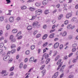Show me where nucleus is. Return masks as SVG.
Wrapping results in <instances>:
<instances>
[{
  "label": "nucleus",
  "mask_w": 78,
  "mask_h": 78,
  "mask_svg": "<svg viewBox=\"0 0 78 78\" xmlns=\"http://www.w3.org/2000/svg\"><path fill=\"white\" fill-rule=\"evenodd\" d=\"M37 33V30H35L34 31V35H35L36 33Z\"/></svg>",
  "instance_id": "51"
},
{
  "label": "nucleus",
  "mask_w": 78,
  "mask_h": 78,
  "mask_svg": "<svg viewBox=\"0 0 78 78\" xmlns=\"http://www.w3.org/2000/svg\"><path fill=\"white\" fill-rule=\"evenodd\" d=\"M72 16V14L71 13H69L66 14V18L67 19H69V17H71Z\"/></svg>",
  "instance_id": "5"
},
{
  "label": "nucleus",
  "mask_w": 78,
  "mask_h": 78,
  "mask_svg": "<svg viewBox=\"0 0 78 78\" xmlns=\"http://www.w3.org/2000/svg\"><path fill=\"white\" fill-rule=\"evenodd\" d=\"M4 39V37H1L0 38V40L2 41V40H3Z\"/></svg>",
  "instance_id": "64"
},
{
  "label": "nucleus",
  "mask_w": 78,
  "mask_h": 78,
  "mask_svg": "<svg viewBox=\"0 0 78 78\" xmlns=\"http://www.w3.org/2000/svg\"><path fill=\"white\" fill-rule=\"evenodd\" d=\"M59 44L58 43H56L55 44L54 46V48H58V47H59Z\"/></svg>",
  "instance_id": "7"
},
{
  "label": "nucleus",
  "mask_w": 78,
  "mask_h": 78,
  "mask_svg": "<svg viewBox=\"0 0 78 78\" xmlns=\"http://www.w3.org/2000/svg\"><path fill=\"white\" fill-rule=\"evenodd\" d=\"M0 20L1 21H2L4 20V17L1 16L0 17Z\"/></svg>",
  "instance_id": "24"
},
{
  "label": "nucleus",
  "mask_w": 78,
  "mask_h": 78,
  "mask_svg": "<svg viewBox=\"0 0 78 78\" xmlns=\"http://www.w3.org/2000/svg\"><path fill=\"white\" fill-rule=\"evenodd\" d=\"M20 34H21V31H20L16 35V37H18V36H20Z\"/></svg>",
  "instance_id": "22"
},
{
  "label": "nucleus",
  "mask_w": 78,
  "mask_h": 78,
  "mask_svg": "<svg viewBox=\"0 0 78 78\" xmlns=\"http://www.w3.org/2000/svg\"><path fill=\"white\" fill-rule=\"evenodd\" d=\"M6 2H7V4L8 5V3H9L11 2V1L10 0H6Z\"/></svg>",
  "instance_id": "40"
},
{
  "label": "nucleus",
  "mask_w": 78,
  "mask_h": 78,
  "mask_svg": "<svg viewBox=\"0 0 78 78\" xmlns=\"http://www.w3.org/2000/svg\"><path fill=\"white\" fill-rule=\"evenodd\" d=\"M42 73H43L42 76H44V75L45 74V69H44L42 72Z\"/></svg>",
  "instance_id": "25"
},
{
  "label": "nucleus",
  "mask_w": 78,
  "mask_h": 78,
  "mask_svg": "<svg viewBox=\"0 0 78 78\" xmlns=\"http://www.w3.org/2000/svg\"><path fill=\"white\" fill-rule=\"evenodd\" d=\"M75 28V26H72L71 24H68L67 27V30H73Z\"/></svg>",
  "instance_id": "1"
},
{
  "label": "nucleus",
  "mask_w": 78,
  "mask_h": 78,
  "mask_svg": "<svg viewBox=\"0 0 78 78\" xmlns=\"http://www.w3.org/2000/svg\"><path fill=\"white\" fill-rule=\"evenodd\" d=\"M62 48H63V45H60L59 47V49L61 50V49H62Z\"/></svg>",
  "instance_id": "37"
},
{
  "label": "nucleus",
  "mask_w": 78,
  "mask_h": 78,
  "mask_svg": "<svg viewBox=\"0 0 78 78\" xmlns=\"http://www.w3.org/2000/svg\"><path fill=\"white\" fill-rule=\"evenodd\" d=\"M35 48V46L34 45H32L31 46V50H34Z\"/></svg>",
  "instance_id": "30"
},
{
  "label": "nucleus",
  "mask_w": 78,
  "mask_h": 78,
  "mask_svg": "<svg viewBox=\"0 0 78 78\" xmlns=\"http://www.w3.org/2000/svg\"><path fill=\"white\" fill-rule=\"evenodd\" d=\"M62 62H61L59 65L58 68H57V70H59V69H60V68L61 67V66H62Z\"/></svg>",
  "instance_id": "15"
},
{
  "label": "nucleus",
  "mask_w": 78,
  "mask_h": 78,
  "mask_svg": "<svg viewBox=\"0 0 78 78\" xmlns=\"http://www.w3.org/2000/svg\"><path fill=\"white\" fill-rule=\"evenodd\" d=\"M49 12L48 10H46L44 11V14H47Z\"/></svg>",
  "instance_id": "36"
},
{
  "label": "nucleus",
  "mask_w": 78,
  "mask_h": 78,
  "mask_svg": "<svg viewBox=\"0 0 78 78\" xmlns=\"http://www.w3.org/2000/svg\"><path fill=\"white\" fill-rule=\"evenodd\" d=\"M47 37V34H45L43 37V39H45Z\"/></svg>",
  "instance_id": "18"
},
{
  "label": "nucleus",
  "mask_w": 78,
  "mask_h": 78,
  "mask_svg": "<svg viewBox=\"0 0 78 78\" xmlns=\"http://www.w3.org/2000/svg\"><path fill=\"white\" fill-rule=\"evenodd\" d=\"M47 56V53H45L43 54L42 55V57H45V56Z\"/></svg>",
  "instance_id": "58"
},
{
  "label": "nucleus",
  "mask_w": 78,
  "mask_h": 78,
  "mask_svg": "<svg viewBox=\"0 0 78 78\" xmlns=\"http://www.w3.org/2000/svg\"><path fill=\"white\" fill-rule=\"evenodd\" d=\"M77 45L76 44H73V47H76Z\"/></svg>",
  "instance_id": "60"
},
{
  "label": "nucleus",
  "mask_w": 78,
  "mask_h": 78,
  "mask_svg": "<svg viewBox=\"0 0 78 78\" xmlns=\"http://www.w3.org/2000/svg\"><path fill=\"white\" fill-rule=\"evenodd\" d=\"M77 20V19H76V18H73L72 19V20L73 21V22H75Z\"/></svg>",
  "instance_id": "32"
},
{
  "label": "nucleus",
  "mask_w": 78,
  "mask_h": 78,
  "mask_svg": "<svg viewBox=\"0 0 78 78\" xmlns=\"http://www.w3.org/2000/svg\"><path fill=\"white\" fill-rule=\"evenodd\" d=\"M16 51V49H14L12 50L11 51V52L12 53H15Z\"/></svg>",
  "instance_id": "39"
},
{
  "label": "nucleus",
  "mask_w": 78,
  "mask_h": 78,
  "mask_svg": "<svg viewBox=\"0 0 78 78\" xmlns=\"http://www.w3.org/2000/svg\"><path fill=\"white\" fill-rule=\"evenodd\" d=\"M63 17V15H60L59 16L58 19V20H61V18Z\"/></svg>",
  "instance_id": "21"
},
{
  "label": "nucleus",
  "mask_w": 78,
  "mask_h": 78,
  "mask_svg": "<svg viewBox=\"0 0 78 78\" xmlns=\"http://www.w3.org/2000/svg\"><path fill=\"white\" fill-rule=\"evenodd\" d=\"M54 35H55V34H51L50 35L49 37H50V38H53V37H54Z\"/></svg>",
  "instance_id": "19"
},
{
  "label": "nucleus",
  "mask_w": 78,
  "mask_h": 78,
  "mask_svg": "<svg viewBox=\"0 0 78 78\" xmlns=\"http://www.w3.org/2000/svg\"><path fill=\"white\" fill-rule=\"evenodd\" d=\"M40 36H41V34H39L37 35V36H36V37L37 38H38V37H40Z\"/></svg>",
  "instance_id": "52"
},
{
  "label": "nucleus",
  "mask_w": 78,
  "mask_h": 78,
  "mask_svg": "<svg viewBox=\"0 0 78 78\" xmlns=\"http://www.w3.org/2000/svg\"><path fill=\"white\" fill-rule=\"evenodd\" d=\"M36 18L34 17V16H32V18L30 19V20H33L34 19Z\"/></svg>",
  "instance_id": "47"
},
{
  "label": "nucleus",
  "mask_w": 78,
  "mask_h": 78,
  "mask_svg": "<svg viewBox=\"0 0 78 78\" xmlns=\"http://www.w3.org/2000/svg\"><path fill=\"white\" fill-rule=\"evenodd\" d=\"M49 56V55L48 54L46 56H45V59H47L48 58V56Z\"/></svg>",
  "instance_id": "55"
},
{
  "label": "nucleus",
  "mask_w": 78,
  "mask_h": 78,
  "mask_svg": "<svg viewBox=\"0 0 78 78\" xmlns=\"http://www.w3.org/2000/svg\"><path fill=\"white\" fill-rule=\"evenodd\" d=\"M65 67V65H64L63 66H62L61 69H60V72H63L64 70V67Z\"/></svg>",
  "instance_id": "11"
},
{
  "label": "nucleus",
  "mask_w": 78,
  "mask_h": 78,
  "mask_svg": "<svg viewBox=\"0 0 78 78\" xmlns=\"http://www.w3.org/2000/svg\"><path fill=\"white\" fill-rule=\"evenodd\" d=\"M34 57H32L30 58L29 59V61L30 62H31L32 61H34Z\"/></svg>",
  "instance_id": "12"
},
{
  "label": "nucleus",
  "mask_w": 78,
  "mask_h": 78,
  "mask_svg": "<svg viewBox=\"0 0 78 78\" xmlns=\"http://www.w3.org/2000/svg\"><path fill=\"white\" fill-rule=\"evenodd\" d=\"M27 29L28 30H30L32 29V27L31 26H29L27 27Z\"/></svg>",
  "instance_id": "13"
},
{
  "label": "nucleus",
  "mask_w": 78,
  "mask_h": 78,
  "mask_svg": "<svg viewBox=\"0 0 78 78\" xmlns=\"http://www.w3.org/2000/svg\"><path fill=\"white\" fill-rule=\"evenodd\" d=\"M59 57H60L59 55H58V56H57V57H56V58L55 59V61H56L57 60H58V59H59Z\"/></svg>",
  "instance_id": "26"
},
{
  "label": "nucleus",
  "mask_w": 78,
  "mask_h": 78,
  "mask_svg": "<svg viewBox=\"0 0 78 78\" xmlns=\"http://www.w3.org/2000/svg\"><path fill=\"white\" fill-rule=\"evenodd\" d=\"M47 45H48V42H46V43H44L43 46L44 47L47 46Z\"/></svg>",
  "instance_id": "20"
},
{
  "label": "nucleus",
  "mask_w": 78,
  "mask_h": 78,
  "mask_svg": "<svg viewBox=\"0 0 78 78\" xmlns=\"http://www.w3.org/2000/svg\"><path fill=\"white\" fill-rule=\"evenodd\" d=\"M10 58V56L9 55H7L3 57V60L4 61H8V60H9Z\"/></svg>",
  "instance_id": "4"
},
{
  "label": "nucleus",
  "mask_w": 78,
  "mask_h": 78,
  "mask_svg": "<svg viewBox=\"0 0 78 78\" xmlns=\"http://www.w3.org/2000/svg\"><path fill=\"white\" fill-rule=\"evenodd\" d=\"M9 20L10 22H14V18L12 17H11L9 19Z\"/></svg>",
  "instance_id": "10"
},
{
  "label": "nucleus",
  "mask_w": 78,
  "mask_h": 78,
  "mask_svg": "<svg viewBox=\"0 0 78 78\" xmlns=\"http://www.w3.org/2000/svg\"><path fill=\"white\" fill-rule=\"evenodd\" d=\"M48 3V0H44L42 2V3L44 5H46Z\"/></svg>",
  "instance_id": "6"
},
{
  "label": "nucleus",
  "mask_w": 78,
  "mask_h": 78,
  "mask_svg": "<svg viewBox=\"0 0 78 78\" xmlns=\"http://www.w3.org/2000/svg\"><path fill=\"white\" fill-rule=\"evenodd\" d=\"M73 62H76V59H73Z\"/></svg>",
  "instance_id": "56"
},
{
  "label": "nucleus",
  "mask_w": 78,
  "mask_h": 78,
  "mask_svg": "<svg viewBox=\"0 0 78 78\" xmlns=\"http://www.w3.org/2000/svg\"><path fill=\"white\" fill-rule=\"evenodd\" d=\"M4 46V44L3 43L0 44V48H2Z\"/></svg>",
  "instance_id": "29"
},
{
  "label": "nucleus",
  "mask_w": 78,
  "mask_h": 78,
  "mask_svg": "<svg viewBox=\"0 0 78 78\" xmlns=\"http://www.w3.org/2000/svg\"><path fill=\"white\" fill-rule=\"evenodd\" d=\"M35 5L36 6H40L41 5V4L40 2H37L35 3Z\"/></svg>",
  "instance_id": "9"
},
{
  "label": "nucleus",
  "mask_w": 78,
  "mask_h": 78,
  "mask_svg": "<svg viewBox=\"0 0 78 78\" xmlns=\"http://www.w3.org/2000/svg\"><path fill=\"white\" fill-rule=\"evenodd\" d=\"M6 27L7 30H9L10 28V26H9V24L7 25Z\"/></svg>",
  "instance_id": "34"
},
{
  "label": "nucleus",
  "mask_w": 78,
  "mask_h": 78,
  "mask_svg": "<svg viewBox=\"0 0 78 78\" xmlns=\"http://www.w3.org/2000/svg\"><path fill=\"white\" fill-rule=\"evenodd\" d=\"M61 62V59H59L57 63V65H59V63H60Z\"/></svg>",
  "instance_id": "38"
},
{
  "label": "nucleus",
  "mask_w": 78,
  "mask_h": 78,
  "mask_svg": "<svg viewBox=\"0 0 78 78\" xmlns=\"http://www.w3.org/2000/svg\"><path fill=\"white\" fill-rule=\"evenodd\" d=\"M16 41V39H12L11 40V41L12 42H15V41Z\"/></svg>",
  "instance_id": "48"
},
{
  "label": "nucleus",
  "mask_w": 78,
  "mask_h": 78,
  "mask_svg": "<svg viewBox=\"0 0 78 78\" xmlns=\"http://www.w3.org/2000/svg\"><path fill=\"white\" fill-rule=\"evenodd\" d=\"M50 58H48L47 60H46V64H47L48 62H50Z\"/></svg>",
  "instance_id": "27"
},
{
  "label": "nucleus",
  "mask_w": 78,
  "mask_h": 78,
  "mask_svg": "<svg viewBox=\"0 0 78 78\" xmlns=\"http://www.w3.org/2000/svg\"><path fill=\"white\" fill-rule=\"evenodd\" d=\"M69 22V21L68 20H66L64 22V24L65 25H67V24H68V23Z\"/></svg>",
  "instance_id": "44"
},
{
  "label": "nucleus",
  "mask_w": 78,
  "mask_h": 78,
  "mask_svg": "<svg viewBox=\"0 0 78 78\" xmlns=\"http://www.w3.org/2000/svg\"><path fill=\"white\" fill-rule=\"evenodd\" d=\"M42 12L41 9H38L36 11L35 13L37 15H40L42 14Z\"/></svg>",
  "instance_id": "2"
},
{
  "label": "nucleus",
  "mask_w": 78,
  "mask_h": 78,
  "mask_svg": "<svg viewBox=\"0 0 78 78\" xmlns=\"http://www.w3.org/2000/svg\"><path fill=\"white\" fill-rule=\"evenodd\" d=\"M22 36H20V37H18V39H22Z\"/></svg>",
  "instance_id": "63"
},
{
  "label": "nucleus",
  "mask_w": 78,
  "mask_h": 78,
  "mask_svg": "<svg viewBox=\"0 0 78 78\" xmlns=\"http://www.w3.org/2000/svg\"><path fill=\"white\" fill-rule=\"evenodd\" d=\"M45 67V65H44L43 66H41V67L40 68L41 70H43V69Z\"/></svg>",
  "instance_id": "43"
},
{
  "label": "nucleus",
  "mask_w": 78,
  "mask_h": 78,
  "mask_svg": "<svg viewBox=\"0 0 78 78\" xmlns=\"http://www.w3.org/2000/svg\"><path fill=\"white\" fill-rule=\"evenodd\" d=\"M21 9H22L23 10V9H27V7L26 6L24 5L23 6L21 7Z\"/></svg>",
  "instance_id": "17"
},
{
  "label": "nucleus",
  "mask_w": 78,
  "mask_h": 78,
  "mask_svg": "<svg viewBox=\"0 0 78 78\" xmlns=\"http://www.w3.org/2000/svg\"><path fill=\"white\" fill-rule=\"evenodd\" d=\"M73 78V75H70L68 77V78Z\"/></svg>",
  "instance_id": "41"
},
{
  "label": "nucleus",
  "mask_w": 78,
  "mask_h": 78,
  "mask_svg": "<svg viewBox=\"0 0 78 78\" xmlns=\"http://www.w3.org/2000/svg\"><path fill=\"white\" fill-rule=\"evenodd\" d=\"M9 13H8L7 14V15H11V11H12V10H9Z\"/></svg>",
  "instance_id": "53"
},
{
  "label": "nucleus",
  "mask_w": 78,
  "mask_h": 78,
  "mask_svg": "<svg viewBox=\"0 0 78 78\" xmlns=\"http://www.w3.org/2000/svg\"><path fill=\"white\" fill-rule=\"evenodd\" d=\"M24 61L25 62H27L28 61V58H26L24 60Z\"/></svg>",
  "instance_id": "57"
},
{
  "label": "nucleus",
  "mask_w": 78,
  "mask_h": 78,
  "mask_svg": "<svg viewBox=\"0 0 78 78\" xmlns=\"http://www.w3.org/2000/svg\"><path fill=\"white\" fill-rule=\"evenodd\" d=\"M22 67H23V63H21L20 65V69H22Z\"/></svg>",
  "instance_id": "33"
},
{
  "label": "nucleus",
  "mask_w": 78,
  "mask_h": 78,
  "mask_svg": "<svg viewBox=\"0 0 78 78\" xmlns=\"http://www.w3.org/2000/svg\"><path fill=\"white\" fill-rule=\"evenodd\" d=\"M34 0H29L27 1V2L28 3H31V2H34Z\"/></svg>",
  "instance_id": "45"
},
{
  "label": "nucleus",
  "mask_w": 78,
  "mask_h": 78,
  "mask_svg": "<svg viewBox=\"0 0 78 78\" xmlns=\"http://www.w3.org/2000/svg\"><path fill=\"white\" fill-rule=\"evenodd\" d=\"M1 73L2 76H6V75H8V73H6V72L5 70H2Z\"/></svg>",
  "instance_id": "3"
},
{
  "label": "nucleus",
  "mask_w": 78,
  "mask_h": 78,
  "mask_svg": "<svg viewBox=\"0 0 78 78\" xmlns=\"http://www.w3.org/2000/svg\"><path fill=\"white\" fill-rule=\"evenodd\" d=\"M14 69V67H12L10 69V71H12V70H13Z\"/></svg>",
  "instance_id": "42"
},
{
  "label": "nucleus",
  "mask_w": 78,
  "mask_h": 78,
  "mask_svg": "<svg viewBox=\"0 0 78 78\" xmlns=\"http://www.w3.org/2000/svg\"><path fill=\"white\" fill-rule=\"evenodd\" d=\"M14 75V73L12 72L9 75V76H12V75Z\"/></svg>",
  "instance_id": "62"
},
{
  "label": "nucleus",
  "mask_w": 78,
  "mask_h": 78,
  "mask_svg": "<svg viewBox=\"0 0 78 78\" xmlns=\"http://www.w3.org/2000/svg\"><path fill=\"white\" fill-rule=\"evenodd\" d=\"M11 47V48H14L15 47H16V45L13 44H12V46Z\"/></svg>",
  "instance_id": "46"
},
{
  "label": "nucleus",
  "mask_w": 78,
  "mask_h": 78,
  "mask_svg": "<svg viewBox=\"0 0 78 78\" xmlns=\"http://www.w3.org/2000/svg\"><path fill=\"white\" fill-rule=\"evenodd\" d=\"M38 24V22H34L33 23V26L34 27L36 26V25H37Z\"/></svg>",
  "instance_id": "16"
},
{
  "label": "nucleus",
  "mask_w": 78,
  "mask_h": 78,
  "mask_svg": "<svg viewBox=\"0 0 78 78\" xmlns=\"http://www.w3.org/2000/svg\"><path fill=\"white\" fill-rule=\"evenodd\" d=\"M20 19V18L19 17H18L16 19V20H19Z\"/></svg>",
  "instance_id": "59"
},
{
  "label": "nucleus",
  "mask_w": 78,
  "mask_h": 78,
  "mask_svg": "<svg viewBox=\"0 0 78 78\" xmlns=\"http://www.w3.org/2000/svg\"><path fill=\"white\" fill-rule=\"evenodd\" d=\"M3 51V50L2 49H0V55L2 54Z\"/></svg>",
  "instance_id": "50"
},
{
  "label": "nucleus",
  "mask_w": 78,
  "mask_h": 78,
  "mask_svg": "<svg viewBox=\"0 0 78 78\" xmlns=\"http://www.w3.org/2000/svg\"><path fill=\"white\" fill-rule=\"evenodd\" d=\"M66 1V0H60L59 2L60 3H63V2H64Z\"/></svg>",
  "instance_id": "49"
},
{
  "label": "nucleus",
  "mask_w": 78,
  "mask_h": 78,
  "mask_svg": "<svg viewBox=\"0 0 78 78\" xmlns=\"http://www.w3.org/2000/svg\"><path fill=\"white\" fill-rule=\"evenodd\" d=\"M26 55H29L30 53V51L29 50H27L25 52Z\"/></svg>",
  "instance_id": "28"
},
{
  "label": "nucleus",
  "mask_w": 78,
  "mask_h": 78,
  "mask_svg": "<svg viewBox=\"0 0 78 78\" xmlns=\"http://www.w3.org/2000/svg\"><path fill=\"white\" fill-rule=\"evenodd\" d=\"M17 32V30L16 29H14L12 30V33H16Z\"/></svg>",
  "instance_id": "14"
},
{
  "label": "nucleus",
  "mask_w": 78,
  "mask_h": 78,
  "mask_svg": "<svg viewBox=\"0 0 78 78\" xmlns=\"http://www.w3.org/2000/svg\"><path fill=\"white\" fill-rule=\"evenodd\" d=\"M31 11H33L34 10V8H33L31 7H30L29 9Z\"/></svg>",
  "instance_id": "35"
},
{
  "label": "nucleus",
  "mask_w": 78,
  "mask_h": 78,
  "mask_svg": "<svg viewBox=\"0 0 78 78\" xmlns=\"http://www.w3.org/2000/svg\"><path fill=\"white\" fill-rule=\"evenodd\" d=\"M66 35H67V32H64L62 34V36H66Z\"/></svg>",
  "instance_id": "31"
},
{
  "label": "nucleus",
  "mask_w": 78,
  "mask_h": 78,
  "mask_svg": "<svg viewBox=\"0 0 78 78\" xmlns=\"http://www.w3.org/2000/svg\"><path fill=\"white\" fill-rule=\"evenodd\" d=\"M3 34V32H2V31L1 30L0 31V36H2Z\"/></svg>",
  "instance_id": "61"
},
{
  "label": "nucleus",
  "mask_w": 78,
  "mask_h": 78,
  "mask_svg": "<svg viewBox=\"0 0 78 78\" xmlns=\"http://www.w3.org/2000/svg\"><path fill=\"white\" fill-rule=\"evenodd\" d=\"M43 28H44V29H46V28H47V25H44L43 26Z\"/></svg>",
  "instance_id": "54"
},
{
  "label": "nucleus",
  "mask_w": 78,
  "mask_h": 78,
  "mask_svg": "<svg viewBox=\"0 0 78 78\" xmlns=\"http://www.w3.org/2000/svg\"><path fill=\"white\" fill-rule=\"evenodd\" d=\"M76 48H72V52H74L75 51H76Z\"/></svg>",
  "instance_id": "23"
},
{
  "label": "nucleus",
  "mask_w": 78,
  "mask_h": 78,
  "mask_svg": "<svg viewBox=\"0 0 78 78\" xmlns=\"http://www.w3.org/2000/svg\"><path fill=\"white\" fill-rule=\"evenodd\" d=\"M58 75V72H56L52 76V78H56Z\"/></svg>",
  "instance_id": "8"
}]
</instances>
